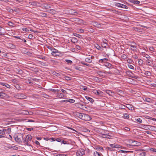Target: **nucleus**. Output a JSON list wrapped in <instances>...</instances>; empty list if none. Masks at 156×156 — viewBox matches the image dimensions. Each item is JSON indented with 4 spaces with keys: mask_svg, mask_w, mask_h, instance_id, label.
I'll use <instances>...</instances> for the list:
<instances>
[{
    "mask_svg": "<svg viewBox=\"0 0 156 156\" xmlns=\"http://www.w3.org/2000/svg\"><path fill=\"white\" fill-rule=\"evenodd\" d=\"M133 29L134 30L136 31H139V30H140V29L136 27H134L133 28Z\"/></svg>",
    "mask_w": 156,
    "mask_h": 156,
    "instance_id": "obj_53",
    "label": "nucleus"
},
{
    "mask_svg": "<svg viewBox=\"0 0 156 156\" xmlns=\"http://www.w3.org/2000/svg\"><path fill=\"white\" fill-rule=\"evenodd\" d=\"M77 105L78 107L80 108H81L83 107V105L80 103H77Z\"/></svg>",
    "mask_w": 156,
    "mask_h": 156,
    "instance_id": "obj_47",
    "label": "nucleus"
},
{
    "mask_svg": "<svg viewBox=\"0 0 156 156\" xmlns=\"http://www.w3.org/2000/svg\"><path fill=\"white\" fill-rule=\"evenodd\" d=\"M107 149H108V151H114L115 150V149H113L111 148V147H107Z\"/></svg>",
    "mask_w": 156,
    "mask_h": 156,
    "instance_id": "obj_49",
    "label": "nucleus"
},
{
    "mask_svg": "<svg viewBox=\"0 0 156 156\" xmlns=\"http://www.w3.org/2000/svg\"><path fill=\"white\" fill-rule=\"evenodd\" d=\"M65 79L67 80H71V78L68 76L65 77Z\"/></svg>",
    "mask_w": 156,
    "mask_h": 156,
    "instance_id": "obj_61",
    "label": "nucleus"
},
{
    "mask_svg": "<svg viewBox=\"0 0 156 156\" xmlns=\"http://www.w3.org/2000/svg\"><path fill=\"white\" fill-rule=\"evenodd\" d=\"M16 72L17 73L19 74H22L23 73V71L21 69H17V71H16Z\"/></svg>",
    "mask_w": 156,
    "mask_h": 156,
    "instance_id": "obj_39",
    "label": "nucleus"
},
{
    "mask_svg": "<svg viewBox=\"0 0 156 156\" xmlns=\"http://www.w3.org/2000/svg\"><path fill=\"white\" fill-rule=\"evenodd\" d=\"M135 120L139 123H141L142 122V120L140 118H138L136 119H135Z\"/></svg>",
    "mask_w": 156,
    "mask_h": 156,
    "instance_id": "obj_46",
    "label": "nucleus"
},
{
    "mask_svg": "<svg viewBox=\"0 0 156 156\" xmlns=\"http://www.w3.org/2000/svg\"><path fill=\"white\" fill-rule=\"evenodd\" d=\"M64 95L62 93H59L58 94V96L59 97V98H62L63 97H64Z\"/></svg>",
    "mask_w": 156,
    "mask_h": 156,
    "instance_id": "obj_41",
    "label": "nucleus"
},
{
    "mask_svg": "<svg viewBox=\"0 0 156 156\" xmlns=\"http://www.w3.org/2000/svg\"><path fill=\"white\" fill-rule=\"evenodd\" d=\"M11 131V129L8 128L7 129V133L8 134H9L10 133Z\"/></svg>",
    "mask_w": 156,
    "mask_h": 156,
    "instance_id": "obj_59",
    "label": "nucleus"
},
{
    "mask_svg": "<svg viewBox=\"0 0 156 156\" xmlns=\"http://www.w3.org/2000/svg\"><path fill=\"white\" fill-rule=\"evenodd\" d=\"M32 139V136L30 135H28L26 136V139L28 141H30Z\"/></svg>",
    "mask_w": 156,
    "mask_h": 156,
    "instance_id": "obj_22",
    "label": "nucleus"
},
{
    "mask_svg": "<svg viewBox=\"0 0 156 156\" xmlns=\"http://www.w3.org/2000/svg\"><path fill=\"white\" fill-rule=\"evenodd\" d=\"M29 3L35 6L36 5V3L35 2H29Z\"/></svg>",
    "mask_w": 156,
    "mask_h": 156,
    "instance_id": "obj_50",
    "label": "nucleus"
},
{
    "mask_svg": "<svg viewBox=\"0 0 156 156\" xmlns=\"http://www.w3.org/2000/svg\"><path fill=\"white\" fill-rule=\"evenodd\" d=\"M144 100L148 102H151L152 101L151 99L149 98H145Z\"/></svg>",
    "mask_w": 156,
    "mask_h": 156,
    "instance_id": "obj_30",
    "label": "nucleus"
},
{
    "mask_svg": "<svg viewBox=\"0 0 156 156\" xmlns=\"http://www.w3.org/2000/svg\"><path fill=\"white\" fill-rule=\"evenodd\" d=\"M73 35L74 36L79 37V38H81L82 37V36L81 35L76 33H74Z\"/></svg>",
    "mask_w": 156,
    "mask_h": 156,
    "instance_id": "obj_34",
    "label": "nucleus"
},
{
    "mask_svg": "<svg viewBox=\"0 0 156 156\" xmlns=\"http://www.w3.org/2000/svg\"><path fill=\"white\" fill-rule=\"evenodd\" d=\"M8 24L11 27H13V25H14V23H13L12 22L10 21H9L8 22Z\"/></svg>",
    "mask_w": 156,
    "mask_h": 156,
    "instance_id": "obj_40",
    "label": "nucleus"
},
{
    "mask_svg": "<svg viewBox=\"0 0 156 156\" xmlns=\"http://www.w3.org/2000/svg\"><path fill=\"white\" fill-rule=\"evenodd\" d=\"M85 154V150L83 148H80L76 152L77 156H82Z\"/></svg>",
    "mask_w": 156,
    "mask_h": 156,
    "instance_id": "obj_2",
    "label": "nucleus"
},
{
    "mask_svg": "<svg viewBox=\"0 0 156 156\" xmlns=\"http://www.w3.org/2000/svg\"><path fill=\"white\" fill-rule=\"evenodd\" d=\"M138 63L140 64H142L143 63V61L141 59H139L138 60Z\"/></svg>",
    "mask_w": 156,
    "mask_h": 156,
    "instance_id": "obj_55",
    "label": "nucleus"
},
{
    "mask_svg": "<svg viewBox=\"0 0 156 156\" xmlns=\"http://www.w3.org/2000/svg\"><path fill=\"white\" fill-rule=\"evenodd\" d=\"M95 47L97 49L100 51H102L103 50V48L101 47L98 44H96L95 45Z\"/></svg>",
    "mask_w": 156,
    "mask_h": 156,
    "instance_id": "obj_20",
    "label": "nucleus"
},
{
    "mask_svg": "<svg viewBox=\"0 0 156 156\" xmlns=\"http://www.w3.org/2000/svg\"><path fill=\"white\" fill-rule=\"evenodd\" d=\"M73 10L72 9H70L68 10V13L70 14L75 15H76L78 14V12H77L75 11L73 12Z\"/></svg>",
    "mask_w": 156,
    "mask_h": 156,
    "instance_id": "obj_9",
    "label": "nucleus"
},
{
    "mask_svg": "<svg viewBox=\"0 0 156 156\" xmlns=\"http://www.w3.org/2000/svg\"><path fill=\"white\" fill-rule=\"evenodd\" d=\"M46 12H49L52 15H54L56 13V11L55 9H48L46 11Z\"/></svg>",
    "mask_w": 156,
    "mask_h": 156,
    "instance_id": "obj_8",
    "label": "nucleus"
},
{
    "mask_svg": "<svg viewBox=\"0 0 156 156\" xmlns=\"http://www.w3.org/2000/svg\"><path fill=\"white\" fill-rule=\"evenodd\" d=\"M123 118L124 119H128L129 118V115L127 113H125L124 114Z\"/></svg>",
    "mask_w": 156,
    "mask_h": 156,
    "instance_id": "obj_32",
    "label": "nucleus"
},
{
    "mask_svg": "<svg viewBox=\"0 0 156 156\" xmlns=\"http://www.w3.org/2000/svg\"><path fill=\"white\" fill-rule=\"evenodd\" d=\"M83 113H80L78 112L76 113V115L77 117H78L79 118L82 119V115Z\"/></svg>",
    "mask_w": 156,
    "mask_h": 156,
    "instance_id": "obj_16",
    "label": "nucleus"
},
{
    "mask_svg": "<svg viewBox=\"0 0 156 156\" xmlns=\"http://www.w3.org/2000/svg\"><path fill=\"white\" fill-rule=\"evenodd\" d=\"M121 58L122 59H125L126 58L127 56L125 54H123L121 56Z\"/></svg>",
    "mask_w": 156,
    "mask_h": 156,
    "instance_id": "obj_43",
    "label": "nucleus"
},
{
    "mask_svg": "<svg viewBox=\"0 0 156 156\" xmlns=\"http://www.w3.org/2000/svg\"><path fill=\"white\" fill-rule=\"evenodd\" d=\"M43 6L46 9V11H47V9L51 8V7L49 6V5L47 4H43Z\"/></svg>",
    "mask_w": 156,
    "mask_h": 156,
    "instance_id": "obj_21",
    "label": "nucleus"
},
{
    "mask_svg": "<svg viewBox=\"0 0 156 156\" xmlns=\"http://www.w3.org/2000/svg\"><path fill=\"white\" fill-rule=\"evenodd\" d=\"M85 98L90 102L92 103L94 101V100L93 98L88 96H86L85 97Z\"/></svg>",
    "mask_w": 156,
    "mask_h": 156,
    "instance_id": "obj_17",
    "label": "nucleus"
},
{
    "mask_svg": "<svg viewBox=\"0 0 156 156\" xmlns=\"http://www.w3.org/2000/svg\"><path fill=\"white\" fill-rule=\"evenodd\" d=\"M82 119L85 121H89L90 119V117L88 115L83 113Z\"/></svg>",
    "mask_w": 156,
    "mask_h": 156,
    "instance_id": "obj_7",
    "label": "nucleus"
},
{
    "mask_svg": "<svg viewBox=\"0 0 156 156\" xmlns=\"http://www.w3.org/2000/svg\"><path fill=\"white\" fill-rule=\"evenodd\" d=\"M105 91L106 93L108 94L110 96H113L114 95V93L112 90H106Z\"/></svg>",
    "mask_w": 156,
    "mask_h": 156,
    "instance_id": "obj_10",
    "label": "nucleus"
},
{
    "mask_svg": "<svg viewBox=\"0 0 156 156\" xmlns=\"http://www.w3.org/2000/svg\"><path fill=\"white\" fill-rule=\"evenodd\" d=\"M0 84L1 85L3 86L8 88H11V86L8 84L6 83H4L3 82H0Z\"/></svg>",
    "mask_w": 156,
    "mask_h": 156,
    "instance_id": "obj_11",
    "label": "nucleus"
},
{
    "mask_svg": "<svg viewBox=\"0 0 156 156\" xmlns=\"http://www.w3.org/2000/svg\"><path fill=\"white\" fill-rule=\"evenodd\" d=\"M48 48L50 49L49 48ZM50 49H51V51L52 52L51 53L52 55L54 54L55 52L57 51H58V50L55 49V48H52L51 47L50 48Z\"/></svg>",
    "mask_w": 156,
    "mask_h": 156,
    "instance_id": "obj_19",
    "label": "nucleus"
},
{
    "mask_svg": "<svg viewBox=\"0 0 156 156\" xmlns=\"http://www.w3.org/2000/svg\"><path fill=\"white\" fill-rule=\"evenodd\" d=\"M130 48L131 50L133 51H135L136 50V46L135 45H130Z\"/></svg>",
    "mask_w": 156,
    "mask_h": 156,
    "instance_id": "obj_25",
    "label": "nucleus"
},
{
    "mask_svg": "<svg viewBox=\"0 0 156 156\" xmlns=\"http://www.w3.org/2000/svg\"><path fill=\"white\" fill-rule=\"evenodd\" d=\"M71 41L74 43H75L78 42V40L75 37H73L71 39Z\"/></svg>",
    "mask_w": 156,
    "mask_h": 156,
    "instance_id": "obj_23",
    "label": "nucleus"
},
{
    "mask_svg": "<svg viewBox=\"0 0 156 156\" xmlns=\"http://www.w3.org/2000/svg\"><path fill=\"white\" fill-rule=\"evenodd\" d=\"M60 55V53L58 52V50L57 51L55 52L54 54H52V55L53 56H58Z\"/></svg>",
    "mask_w": 156,
    "mask_h": 156,
    "instance_id": "obj_29",
    "label": "nucleus"
},
{
    "mask_svg": "<svg viewBox=\"0 0 156 156\" xmlns=\"http://www.w3.org/2000/svg\"><path fill=\"white\" fill-rule=\"evenodd\" d=\"M115 6L119 8V9L121 10L122 8L123 9H127L128 7L126 5H125L119 3H117L115 4Z\"/></svg>",
    "mask_w": 156,
    "mask_h": 156,
    "instance_id": "obj_4",
    "label": "nucleus"
},
{
    "mask_svg": "<svg viewBox=\"0 0 156 156\" xmlns=\"http://www.w3.org/2000/svg\"><path fill=\"white\" fill-rule=\"evenodd\" d=\"M15 87L18 90H20L21 89V87L18 84H16V85L15 86Z\"/></svg>",
    "mask_w": 156,
    "mask_h": 156,
    "instance_id": "obj_35",
    "label": "nucleus"
},
{
    "mask_svg": "<svg viewBox=\"0 0 156 156\" xmlns=\"http://www.w3.org/2000/svg\"><path fill=\"white\" fill-rule=\"evenodd\" d=\"M119 152H122L123 153H131L133 152L132 151H123V150H120L119 151Z\"/></svg>",
    "mask_w": 156,
    "mask_h": 156,
    "instance_id": "obj_27",
    "label": "nucleus"
},
{
    "mask_svg": "<svg viewBox=\"0 0 156 156\" xmlns=\"http://www.w3.org/2000/svg\"><path fill=\"white\" fill-rule=\"evenodd\" d=\"M93 25L97 27H99L100 25V24H98L97 22H94Z\"/></svg>",
    "mask_w": 156,
    "mask_h": 156,
    "instance_id": "obj_33",
    "label": "nucleus"
},
{
    "mask_svg": "<svg viewBox=\"0 0 156 156\" xmlns=\"http://www.w3.org/2000/svg\"><path fill=\"white\" fill-rule=\"evenodd\" d=\"M108 61V59L107 58H104L102 59H101L99 60V62L100 63L104 62L105 63L106 62Z\"/></svg>",
    "mask_w": 156,
    "mask_h": 156,
    "instance_id": "obj_18",
    "label": "nucleus"
},
{
    "mask_svg": "<svg viewBox=\"0 0 156 156\" xmlns=\"http://www.w3.org/2000/svg\"><path fill=\"white\" fill-rule=\"evenodd\" d=\"M93 92L96 95H98L99 96H103L104 95V93L101 91L99 90H94Z\"/></svg>",
    "mask_w": 156,
    "mask_h": 156,
    "instance_id": "obj_6",
    "label": "nucleus"
},
{
    "mask_svg": "<svg viewBox=\"0 0 156 156\" xmlns=\"http://www.w3.org/2000/svg\"><path fill=\"white\" fill-rule=\"evenodd\" d=\"M107 46V44L106 43L104 42V43L102 44V48H106Z\"/></svg>",
    "mask_w": 156,
    "mask_h": 156,
    "instance_id": "obj_42",
    "label": "nucleus"
},
{
    "mask_svg": "<svg viewBox=\"0 0 156 156\" xmlns=\"http://www.w3.org/2000/svg\"><path fill=\"white\" fill-rule=\"evenodd\" d=\"M74 20L75 21H77L78 22H79L80 21H82V20H80V19L77 18H75Z\"/></svg>",
    "mask_w": 156,
    "mask_h": 156,
    "instance_id": "obj_57",
    "label": "nucleus"
},
{
    "mask_svg": "<svg viewBox=\"0 0 156 156\" xmlns=\"http://www.w3.org/2000/svg\"><path fill=\"white\" fill-rule=\"evenodd\" d=\"M91 58H87L85 59V61L88 63H90L92 62V60L91 59Z\"/></svg>",
    "mask_w": 156,
    "mask_h": 156,
    "instance_id": "obj_26",
    "label": "nucleus"
},
{
    "mask_svg": "<svg viewBox=\"0 0 156 156\" xmlns=\"http://www.w3.org/2000/svg\"><path fill=\"white\" fill-rule=\"evenodd\" d=\"M23 111V112H22V113L24 115H27L29 113V112L28 111Z\"/></svg>",
    "mask_w": 156,
    "mask_h": 156,
    "instance_id": "obj_52",
    "label": "nucleus"
},
{
    "mask_svg": "<svg viewBox=\"0 0 156 156\" xmlns=\"http://www.w3.org/2000/svg\"><path fill=\"white\" fill-rule=\"evenodd\" d=\"M65 61L67 63H69L70 64H71L73 63L72 61L70 60L66 59Z\"/></svg>",
    "mask_w": 156,
    "mask_h": 156,
    "instance_id": "obj_48",
    "label": "nucleus"
},
{
    "mask_svg": "<svg viewBox=\"0 0 156 156\" xmlns=\"http://www.w3.org/2000/svg\"><path fill=\"white\" fill-rule=\"evenodd\" d=\"M129 1L130 2L134 4H138L140 3V2L137 0H129Z\"/></svg>",
    "mask_w": 156,
    "mask_h": 156,
    "instance_id": "obj_15",
    "label": "nucleus"
},
{
    "mask_svg": "<svg viewBox=\"0 0 156 156\" xmlns=\"http://www.w3.org/2000/svg\"><path fill=\"white\" fill-rule=\"evenodd\" d=\"M7 94L2 92H0V97L2 98H5L7 97Z\"/></svg>",
    "mask_w": 156,
    "mask_h": 156,
    "instance_id": "obj_12",
    "label": "nucleus"
},
{
    "mask_svg": "<svg viewBox=\"0 0 156 156\" xmlns=\"http://www.w3.org/2000/svg\"><path fill=\"white\" fill-rule=\"evenodd\" d=\"M130 144H127V146L130 148L132 147L133 146L139 145L140 143L138 142L132 140H130L129 141Z\"/></svg>",
    "mask_w": 156,
    "mask_h": 156,
    "instance_id": "obj_1",
    "label": "nucleus"
},
{
    "mask_svg": "<svg viewBox=\"0 0 156 156\" xmlns=\"http://www.w3.org/2000/svg\"><path fill=\"white\" fill-rule=\"evenodd\" d=\"M94 154L95 156H101V154L98 153L97 151H95L94 152Z\"/></svg>",
    "mask_w": 156,
    "mask_h": 156,
    "instance_id": "obj_31",
    "label": "nucleus"
},
{
    "mask_svg": "<svg viewBox=\"0 0 156 156\" xmlns=\"http://www.w3.org/2000/svg\"><path fill=\"white\" fill-rule=\"evenodd\" d=\"M128 67L130 69H134L133 66L131 65H128Z\"/></svg>",
    "mask_w": 156,
    "mask_h": 156,
    "instance_id": "obj_56",
    "label": "nucleus"
},
{
    "mask_svg": "<svg viewBox=\"0 0 156 156\" xmlns=\"http://www.w3.org/2000/svg\"><path fill=\"white\" fill-rule=\"evenodd\" d=\"M153 61L152 59H150L147 62L146 64L148 66H151L153 64Z\"/></svg>",
    "mask_w": 156,
    "mask_h": 156,
    "instance_id": "obj_14",
    "label": "nucleus"
},
{
    "mask_svg": "<svg viewBox=\"0 0 156 156\" xmlns=\"http://www.w3.org/2000/svg\"><path fill=\"white\" fill-rule=\"evenodd\" d=\"M145 56H144V57H145L147 59V60H148L150 59H151V57L148 55L147 54H146L145 55Z\"/></svg>",
    "mask_w": 156,
    "mask_h": 156,
    "instance_id": "obj_38",
    "label": "nucleus"
},
{
    "mask_svg": "<svg viewBox=\"0 0 156 156\" xmlns=\"http://www.w3.org/2000/svg\"><path fill=\"white\" fill-rule=\"evenodd\" d=\"M153 87H156V84L153 83H151L150 84Z\"/></svg>",
    "mask_w": 156,
    "mask_h": 156,
    "instance_id": "obj_63",
    "label": "nucleus"
},
{
    "mask_svg": "<svg viewBox=\"0 0 156 156\" xmlns=\"http://www.w3.org/2000/svg\"><path fill=\"white\" fill-rule=\"evenodd\" d=\"M49 90L53 92H55L56 91L58 92L59 91L58 90H55L54 89H49Z\"/></svg>",
    "mask_w": 156,
    "mask_h": 156,
    "instance_id": "obj_44",
    "label": "nucleus"
},
{
    "mask_svg": "<svg viewBox=\"0 0 156 156\" xmlns=\"http://www.w3.org/2000/svg\"><path fill=\"white\" fill-rule=\"evenodd\" d=\"M15 140L16 142H17L19 144H20L22 143L21 139L20 137H19L18 136H17L15 137Z\"/></svg>",
    "mask_w": 156,
    "mask_h": 156,
    "instance_id": "obj_13",
    "label": "nucleus"
},
{
    "mask_svg": "<svg viewBox=\"0 0 156 156\" xmlns=\"http://www.w3.org/2000/svg\"><path fill=\"white\" fill-rule=\"evenodd\" d=\"M150 150L153 152H156V149L151 148Z\"/></svg>",
    "mask_w": 156,
    "mask_h": 156,
    "instance_id": "obj_64",
    "label": "nucleus"
},
{
    "mask_svg": "<svg viewBox=\"0 0 156 156\" xmlns=\"http://www.w3.org/2000/svg\"><path fill=\"white\" fill-rule=\"evenodd\" d=\"M81 63H82V64L84 65H86L87 66H89V65L88 64H87L85 62H81Z\"/></svg>",
    "mask_w": 156,
    "mask_h": 156,
    "instance_id": "obj_54",
    "label": "nucleus"
},
{
    "mask_svg": "<svg viewBox=\"0 0 156 156\" xmlns=\"http://www.w3.org/2000/svg\"><path fill=\"white\" fill-rule=\"evenodd\" d=\"M117 92L118 94H122V90H118Z\"/></svg>",
    "mask_w": 156,
    "mask_h": 156,
    "instance_id": "obj_60",
    "label": "nucleus"
},
{
    "mask_svg": "<svg viewBox=\"0 0 156 156\" xmlns=\"http://www.w3.org/2000/svg\"><path fill=\"white\" fill-rule=\"evenodd\" d=\"M22 30L23 31L27 32V31H28L29 30L28 29H27V28H23L22 29Z\"/></svg>",
    "mask_w": 156,
    "mask_h": 156,
    "instance_id": "obj_62",
    "label": "nucleus"
},
{
    "mask_svg": "<svg viewBox=\"0 0 156 156\" xmlns=\"http://www.w3.org/2000/svg\"><path fill=\"white\" fill-rule=\"evenodd\" d=\"M25 96L22 93H18L15 94L14 97L18 99H22L25 98Z\"/></svg>",
    "mask_w": 156,
    "mask_h": 156,
    "instance_id": "obj_5",
    "label": "nucleus"
},
{
    "mask_svg": "<svg viewBox=\"0 0 156 156\" xmlns=\"http://www.w3.org/2000/svg\"><path fill=\"white\" fill-rule=\"evenodd\" d=\"M136 153L139 156H145L146 155V152L143 149H139L136 150Z\"/></svg>",
    "mask_w": 156,
    "mask_h": 156,
    "instance_id": "obj_3",
    "label": "nucleus"
},
{
    "mask_svg": "<svg viewBox=\"0 0 156 156\" xmlns=\"http://www.w3.org/2000/svg\"><path fill=\"white\" fill-rule=\"evenodd\" d=\"M144 74L147 76H150L151 74V73L149 71H146L144 73Z\"/></svg>",
    "mask_w": 156,
    "mask_h": 156,
    "instance_id": "obj_37",
    "label": "nucleus"
},
{
    "mask_svg": "<svg viewBox=\"0 0 156 156\" xmlns=\"http://www.w3.org/2000/svg\"><path fill=\"white\" fill-rule=\"evenodd\" d=\"M40 14H41V16L43 17H46L47 16V15L46 13L44 12H40Z\"/></svg>",
    "mask_w": 156,
    "mask_h": 156,
    "instance_id": "obj_36",
    "label": "nucleus"
},
{
    "mask_svg": "<svg viewBox=\"0 0 156 156\" xmlns=\"http://www.w3.org/2000/svg\"><path fill=\"white\" fill-rule=\"evenodd\" d=\"M104 133H101V134L102 135V137L104 138H107V137L108 136V134H107V133H106L105 131L104 132Z\"/></svg>",
    "mask_w": 156,
    "mask_h": 156,
    "instance_id": "obj_28",
    "label": "nucleus"
},
{
    "mask_svg": "<svg viewBox=\"0 0 156 156\" xmlns=\"http://www.w3.org/2000/svg\"><path fill=\"white\" fill-rule=\"evenodd\" d=\"M148 126V128L149 129V130L152 131H155V128H156V127L154 126Z\"/></svg>",
    "mask_w": 156,
    "mask_h": 156,
    "instance_id": "obj_24",
    "label": "nucleus"
},
{
    "mask_svg": "<svg viewBox=\"0 0 156 156\" xmlns=\"http://www.w3.org/2000/svg\"><path fill=\"white\" fill-rule=\"evenodd\" d=\"M75 102V100L73 99H70L69 100V102L70 103H73Z\"/></svg>",
    "mask_w": 156,
    "mask_h": 156,
    "instance_id": "obj_51",
    "label": "nucleus"
},
{
    "mask_svg": "<svg viewBox=\"0 0 156 156\" xmlns=\"http://www.w3.org/2000/svg\"><path fill=\"white\" fill-rule=\"evenodd\" d=\"M28 141L26 139H24V141H23V143H25L27 145H29V144L28 143Z\"/></svg>",
    "mask_w": 156,
    "mask_h": 156,
    "instance_id": "obj_45",
    "label": "nucleus"
},
{
    "mask_svg": "<svg viewBox=\"0 0 156 156\" xmlns=\"http://www.w3.org/2000/svg\"><path fill=\"white\" fill-rule=\"evenodd\" d=\"M9 46L10 47V48H14L15 47V45L12 44H10L9 45Z\"/></svg>",
    "mask_w": 156,
    "mask_h": 156,
    "instance_id": "obj_58",
    "label": "nucleus"
}]
</instances>
